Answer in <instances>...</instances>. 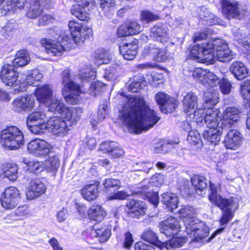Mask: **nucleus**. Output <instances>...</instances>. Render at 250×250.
I'll return each mask as SVG.
<instances>
[{
  "label": "nucleus",
  "mask_w": 250,
  "mask_h": 250,
  "mask_svg": "<svg viewBox=\"0 0 250 250\" xmlns=\"http://www.w3.org/2000/svg\"><path fill=\"white\" fill-rule=\"evenodd\" d=\"M240 92L244 102L250 106V79H248L240 83Z\"/></svg>",
  "instance_id": "a18cd8bd"
},
{
  "label": "nucleus",
  "mask_w": 250,
  "mask_h": 250,
  "mask_svg": "<svg viewBox=\"0 0 250 250\" xmlns=\"http://www.w3.org/2000/svg\"><path fill=\"white\" fill-rule=\"evenodd\" d=\"M89 218L98 222L102 221L106 215V212L100 205L92 206L87 211Z\"/></svg>",
  "instance_id": "f704fd0d"
},
{
  "label": "nucleus",
  "mask_w": 250,
  "mask_h": 250,
  "mask_svg": "<svg viewBox=\"0 0 250 250\" xmlns=\"http://www.w3.org/2000/svg\"><path fill=\"white\" fill-rule=\"evenodd\" d=\"M47 127L52 133L57 136H64L69 130L66 122L61 118L53 117L47 121Z\"/></svg>",
  "instance_id": "ddd939ff"
},
{
  "label": "nucleus",
  "mask_w": 250,
  "mask_h": 250,
  "mask_svg": "<svg viewBox=\"0 0 250 250\" xmlns=\"http://www.w3.org/2000/svg\"><path fill=\"white\" fill-rule=\"evenodd\" d=\"M222 13L228 19H240L243 16V14L238 7L237 3L228 0L222 1Z\"/></svg>",
  "instance_id": "412c9836"
},
{
  "label": "nucleus",
  "mask_w": 250,
  "mask_h": 250,
  "mask_svg": "<svg viewBox=\"0 0 250 250\" xmlns=\"http://www.w3.org/2000/svg\"><path fill=\"white\" fill-rule=\"evenodd\" d=\"M104 87V83L98 81L93 83L89 89V93L93 96L96 95L102 91L103 88Z\"/></svg>",
  "instance_id": "69168bd1"
},
{
  "label": "nucleus",
  "mask_w": 250,
  "mask_h": 250,
  "mask_svg": "<svg viewBox=\"0 0 250 250\" xmlns=\"http://www.w3.org/2000/svg\"><path fill=\"white\" fill-rule=\"evenodd\" d=\"M214 43V39H213L208 42L196 44L190 50V57L198 62L213 63L215 61L214 51L216 50Z\"/></svg>",
  "instance_id": "7ed1b4c3"
},
{
  "label": "nucleus",
  "mask_w": 250,
  "mask_h": 250,
  "mask_svg": "<svg viewBox=\"0 0 250 250\" xmlns=\"http://www.w3.org/2000/svg\"><path fill=\"white\" fill-rule=\"evenodd\" d=\"M82 112L83 110L80 107L66 106L62 116L71 124H75L80 120Z\"/></svg>",
  "instance_id": "c85d7f7f"
},
{
  "label": "nucleus",
  "mask_w": 250,
  "mask_h": 250,
  "mask_svg": "<svg viewBox=\"0 0 250 250\" xmlns=\"http://www.w3.org/2000/svg\"><path fill=\"white\" fill-rule=\"evenodd\" d=\"M178 212L180 217L185 219L184 221H188L195 217L197 211L192 207L185 206L182 207Z\"/></svg>",
  "instance_id": "09e8293b"
},
{
  "label": "nucleus",
  "mask_w": 250,
  "mask_h": 250,
  "mask_svg": "<svg viewBox=\"0 0 250 250\" xmlns=\"http://www.w3.org/2000/svg\"><path fill=\"white\" fill-rule=\"evenodd\" d=\"M99 183L86 185L81 190L83 197L88 201L95 200L99 194Z\"/></svg>",
  "instance_id": "c756f323"
},
{
  "label": "nucleus",
  "mask_w": 250,
  "mask_h": 250,
  "mask_svg": "<svg viewBox=\"0 0 250 250\" xmlns=\"http://www.w3.org/2000/svg\"><path fill=\"white\" fill-rule=\"evenodd\" d=\"M1 143L9 150L19 148L24 143L23 135L16 126H11L3 130L0 135Z\"/></svg>",
  "instance_id": "20e7f679"
},
{
  "label": "nucleus",
  "mask_w": 250,
  "mask_h": 250,
  "mask_svg": "<svg viewBox=\"0 0 250 250\" xmlns=\"http://www.w3.org/2000/svg\"><path fill=\"white\" fill-rule=\"evenodd\" d=\"M95 57L99 64H107L109 62L107 54L104 49H98L95 51Z\"/></svg>",
  "instance_id": "680f3d73"
},
{
  "label": "nucleus",
  "mask_w": 250,
  "mask_h": 250,
  "mask_svg": "<svg viewBox=\"0 0 250 250\" xmlns=\"http://www.w3.org/2000/svg\"><path fill=\"white\" fill-rule=\"evenodd\" d=\"M150 36L154 38H160L161 42L167 41L168 38V28L165 24L158 23L151 29Z\"/></svg>",
  "instance_id": "473e14b6"
},
{
  "label": "nucleus",
  "mask_w": 250,
  "mask_h": 250,
  "mask_svg": "<svg viewBox=\"0 0 250 250\" xmlns=\"http://www.w3.org/2000/svg\"><path fill=\"white\" fill-rule=\"evenodd\" d=\"M82 93L80 86L77 87H73L68 89L66 91L62 90V94L65 98L66 102L70 104H78L81 99L80 94Z\"/></svg>",
  "instance_id": "7c9ffc66"
},
{
  "label": "nucleus",
  "mask_w": 250,
  "mask_h": 250,
  "mask_svg": "<svg viewBox=\"0 0 250 250\" xmlns=\"http://www.w3.org/2000/svg\"><path fill=\"white\" fill-rule=\"evenodd\" d=\"M119 47L121 54L125 60H132L137 54V45L135 43H124Z\"/></svg>",
  "instance_id": "2f4dec72"
},
{
  "label": "nucleus",
  "mask_w": 250,
  "mask_h": 250,
  "mask_svg": "<svg viewBox=\"0 0 250 250\" xmlns=\"http://www.w3.org/2000/svg\"><path fill=\"white\" fill-rule=\"evenodd\" d=\"M155 100L162 112L171 113L177 106V102L164 92H159L155 96Z\"/></svg>",
  "instance_id": "9d476101"
},
{
  "label": "nucleus",
  "mask_w": 250,
  "mask_h": 250,
  "mask_svg": "<svg viewBox=\"0 0 250 250\" xmlns=\"http://www.w3.org/2000/svg\"><path fill=\"white\" fill-rule=\"evenodd\" d=\"M207 182L208 180L203 176L195 175L191 179V182L199 195H202L207 188Z\"/></svg>",
  "instance_id": "ea45409f"
},
{
  "label": "nucleus",
  "mask_w": 250,
  "mask_h": 250,
  "mask_svg": "<svg viewBox=\"0 0 250 250\" xmlns=\"http://www.w3.org/2000/svg\"><path fill=\"white\" fill-rule=\"evenodd\" d=\"M227 130L224 126L218 124L216 128L209 129L204 132V139L211 144L217 145L220 141L221 134Z\"/></svg>",
  "instance_id": "bb28decb"
},
{
  "label": "nucleus",
  "mask_w": 250,
  "mask_h": 250,
  "mask_svg": "<svg viewBox=\"0 0 250 250\" xmlns=\"http://www.w3.org/2000/svg\"><path fill=\"white\" fill-rule=\"evenodd\" d=\"M28 129L33 133L35 134L43 133L46 128L47 127V123L40 122V123H27Z\"/></svg>",
  "instance_id": "4d7b16f0"
},
{
  "label": "nucleus",
  "mask_w": 250,
  "mask_h": 250,
  "mask_svg": "<svg viewBox=\"0 0 250 250\" xmlns=\"http://www.w3.org/2000/svg\"><path fill=\"white\" fill-rule=\"evenodd\" d=\"M14 65L5 64L2 67L0 78L2 82L8 86H12L18 78V73L14 68Z\"/></svg>",
  "instance_id": "f3484780"
},
{
  "label": "nucleus",
  "mask_w": 250,
  "mask_h": 250,
  "mask_svg": "<svg viewBox=\"0 0 250 250\" xmlns=\"http://www.w3.org/2000/svg\"><path fill=\"white\" fill-rule=\"evenodd\" d=\"M70 39L67 36H60L58 41L43 39L41 41V43L44 46L47 53L51 56H61L63 52L73 48L70 43Z\"/></svg>",
  "instance_id": "423d86ee"
},
{
  "label": "nucleus",
  "mask_w": 250,
  "mask_h": 250,
  "mask_svg": "<svg viewBox=\"0 0 250 250\" xmlns=\"http://www.w3.org/2000/svg\"><path fill=\"white\" fill-rule=\"evenodd\" d=\"M68 26L71 32V34L73 37V41L75 38V35L77 34V32H80V31H81V29H83V28L84 27L82 26L80 24L75 21H70L68 23Z\"/></svg>",
  "instance_id": "774afa93"
},
{
  "label": "nucleus",
  "mask_w": 250,
  "mask_h": 250,
  "mask_svg": "<svg viewBox=\"0 0 250 250\" xmlns=\"http://www.w3.org/2000/svg\"><path fill=\"white\" fill-rule=\"evenodd\" d=\"M161 201L172 211L178 207V197L174 193L169 192L163 193L162 195Z\"/></svg>",
  "instance_id": "c9c22d12"
},
{
  "label": "nucleus",
  "mask_w": 250,
  "mask_h": 250,
  "mask_svg": "<svg viewBox=\"0 0 250 250\" xmlns=\"http://www.w3.org/2000/svg\"><path fill=\"white\" fill-rule=\"evenodd\" d=\"M145 86L144 77L141 75H137L133 77L132 82L128 86V89L132 92H137Z\"/></svg>",
  "instance_id": "49530a36"
},
{
  "label": "nucleus",
  "mask_w": 250,
  "mask_h": 250,
  "mask_svg": "<svg viewBox=\"0 0 250 250\" xmlns=\"http://www.w3.org/2000/svg\"><path fill=\"white\" fill-rule=\"evenodd\" d=\"M21 199L20 191L14 187H9L5 189L0 198L2 207L6 209H12L18 205Z\"/></svg>",
  "instance_id": "0eeeda50"
},
{
  "label": "nucleus",
  "mask_w": 250,
  "mask_h": 250,
  "mask_svg": "<svg viewBox=\"0 0 250 250\" xmlns=\"http://www.w3.org/2000/svg\"><path fill=\"white\" fill-rule=\"evenodd\" d=\"M119 119L131 132L141 134L152 128L160 118L149 107L143 97L132 96L127 99L119 110Z\"/></svg>",
  "instance_id": "f257e3e1"
},
{
  "label": "nucleus",
  "mask_w": 250,
  "mask_h": 250,
  "mask_svg": "<svg viewBox=\"0 0 250 250\" xmlns=\"http://www.w3.org/2000/svg\"><path fill=\"white\" fill-rule=\"evenodd\" d=\"M48 2V0H31L30 6L26 10V16L29 19H35L41 16Z\"/></svg>",
  "instance_id": "4be33fe9"
},
{
  "label": "nucleus",
  "mask_w": 250,
  "mask_h": 250,
  "mask_svg": "<svg viewBox=\"0 0 250 250\" xmlns=\"http://www.w3.org/2000/svg\"><path fill=\"white\" fill-rule=\"evenodd\" d=\"M35 94L38 101L44 104L53 98L52 87L49 84L40 86L36 88Z\"/></svg>",
  "instance_id": "393cba45"
},
{
  "label": "nucleus",
  "mask_w": 250,
  "mask_h": 250,
  "mask_svg": "<svg viewBox=\"0 0 250 250\" xmlns=\"http://www.w3.org/2000/svg\"><path fill=\"white\" fill-rule=\"evenodd\" d=\"M141 31V25L136 21H130L121 25L118 29L119 37L138 34Z\"/></svg>",
  "instance_id": "a878e982"
},
{
  "label": "nucleus",
  "mask_w": 250,
  "mask_h": 250,
  "mask_svg": "<svg viewBox=\"0 0 250 250\" xmlns=\"http://www.w3.org/2000/svg\"><path fill=\"white\" fill-rule=\"evenodd\" d=\"M68 26L71 32V34L73 37V41L75 38V35L77 34V32H80V31H81V29H83V28L84 27L82 26L80 24L75 21H70L68 23Z\"/></svg>",
  "instance_id": "338daca9"
},
{
  "label": "nucleus",
  "mask_w": 250,
  "mask_h": 250,
  "mask_svg": "<svg viewBox=\"0 0 250 250\" xmlns=\"http://www.w3.org/2000/svg\"><path fill=\"white\" fill-rule=\"evenodd\" d=\"M42 77V74L38 69H34L27 72L24 82L28 85H33L36 81H40Z\"/></svg>",
  "instance_id": "c03bdc74"
},
{
  "label": "nucleus",
  "mask_w": 250,
  "mask_h": 250,
  "mask_svg": "<svg viewBox=\"0 0 250 250\" xmlns=\"http://www.w3.org/2000/svg\"><path fill=\"white\" fill-rule=\"evenodd\" d=\"M61 77V82L63 85V91H66L70 88L77 87V86H79L72 80L70 69H67L62 71Z\"/></svg>",
  "instance_id": "a19ab883"
},
{
  "label": "nucleus",
  "mask_w": 250,
  "mask_h": 250,
  "mask_svg": "<svg viewBox=\"0 0 250 250\" xmlns=\"http://www.w3.org/2000/svg\"><path fill=\"white\" fill-rule=\"evenodd\" d=\"M184 222L186 231L191 239V242H200L208 236L209 229L195 217Z\"/></svg>",
  "instance_id": "39448f33"
},
{
  "label": "nucleus",
  "mask_w": 250,
  "mask_h": 250,
  "mask_svg": "<svg viewBox=\"0 0 250 250\" xmlns=\"http://www.w3.org/2000/svg\"><path fill=\"white\" fill-rule=\"evenodd\" d=\"M230 72L238 80H242L248 75V70L245 65L240 61H235L229 67Z\"/></svg>",
  "instance_id": "cd10ccee"
},
{
  "label": "nucleus",
  "mask_w": 250,
  "mask_h": 250,
  "mask_svg": "<svg viewBox=\"0 0 250 250\" xmlns=\"http://www.w3.org/2000/svg\"><path fill=\"white\" fill-rule=\"evenodd\" d=\"M46 189L45 184L40 179L31 181L26 192L28 199L33 200L38 198L45 193Z\"/></svg>",
  "instance_id": "aec40b11"
},
{
  "label": "nucleus",
  "mask_w": 250,
  "mask_h": 250,
  "mask_svg": "<svg viewBox=\"0 0 250 250\" xmlns=\"http://www.w3.org/2000/svg\"><path fill=\"white\" fill-rule=\"evenodd\" d=\"M126 207L128 215L132 218H139L145 214L146 210L145 202L135 200L128 202Z\"/></svg>",
  "instance_id": "6ab92c4d"
},
{
  "label": "nucleus",
  "mask_w": 250,
  "mask_h": 250,
  "mask_svg": "<svg viewBox=\"0 0 250 250\" xmlns=\"http://www.w3.org/2000/svg\"><path fill=\"white\" fill-rule=\"evenodd\" d=\"M218 94L213 91H207L205 92L203 104L204 108L206 109H212V107L214 106L218 102Z\"/></svg>",
  "instance_id": "e433bc0d"
},
{
  "label": "nucleus",
  "mask_w": 250,
  "mask_h": 250,
  "mask_svg": "<svg viewBox=\"0 0 250 250\" xmlns=\"http://www.w3.org/2000/svg\"><path fill=\"white\" fill-rule=\"evenodd\" d=\"M34 100L31 96L27 95L15 99L13 102V109L18 112L28 111L32 109Z\"/></svg>",
  "instance_id": "b1692460"
},
{
  "label": "nucleus",
  "mask_w": 250,
  "mask_h": 250,
  "mask_svg": "<svg viewBox=\"0 0 250 250\" xmlns=\"http://www.w3.org/2000/svg\"><path fill=\"white\" fill-rule=\"evenodd\" d=\"M22 162L28 167L27 171L30 172L38 173L44 169V163L42 162L27 158H23Z\"/></svg>",
  "instance_id": "4c0bfd02"
},
{
  "label": "nucleus",
  "mask_w": 250,
  "mask_h": 250,
  "mask_svg": "<svg viewBox=\"0 0 250 250\" xmlns=\"http://www.w3.org/2000/svg\"><path fill=\"white\" fill-rule=\"evenodd\" d=\"M160 51V48L156 45L153 44H150L146 46L143 51V54L144 55H149L154 60L155 57L157 56L158 52Z\"/></svg>",
  "instance_id": "052dcab7"
},
{
  "label": "nucleus",
  "mask_w": 250,
  "mask_h": 250,
  "mask_svg": "<svg viewBox=\"0 0 250 250\" xmlns=\"http://www.w3.org/2000/svg\"><path fill=\"white\" fill-rule=\"evenodd\" d=\"M198 98L195 93L190 92L188 93L183 100L184 112L189 116L192 115L195 120H200L198 116L204 112V110L200 108L195 109L197 106Z\"/></svg>",
  "instance_id": "6e6552de"
},
{
  "label": "nucleus",
  "mask_w": 250,
  "mask_h": 250,
  "mask_svg": "<svg viewBox=\"0 0 250 250\" xmlns=\"http://www.w3.org/2000/svg\"><path fill=\"white\" fill-rule=\"evenodd\" d=\"M18 25L14 21H9L2 28L1 32L7 38L12 35L17 29Z\"/></svg>",
  "instance_id": "bf43d9fd"
},
{
  "label": "nucleus",
  "mask_w": 250,
  "mask_h": 250,
  "mask_svg": "<svg viewBox=\"0 0 250 250\" xmlns=\"http://www.w3.org/2000/svg\"><path fill=\"white\" fill-rule=\"evenodd\" d=\"M204 110V112L201 114H200L198 118H200V120L201 121H199L198 120H196L197 122H201L204 120L205 124L207 126L209 129H213L216 128L217 127L218 123L219 122L218 121V114L219 113V111L216 109H203Z\"/></svg>",
  "instance_id": "4468645a"
},
{
  "label": "nucleus",
  "mask_w": 250,
  "mask_h": 250,
  "mask_svg": "<svg viewBox=\"0 0 250 250\" xmlns=\"http://www.w3.org/2000/svg\"><path fill=\"white\" fill-rule=\"evenodd\" d=\"M26 0H11L6 5L4 6L5 10L15 12L18 9L24 7Z\"/></svg>",
  "instance_id": "864d4df0"
},
{
  "label": "nucleus",
  "mask_w": 250,
  "mask_h": 250,
  "mask_svg": "<svg viewBox=\"0 0 250 250\" xmlns=\"http://www.w3.org/2000/svg\"><path fill=\"white\" fill-rule=\"evenodd\" d=\"M99 149L112 158L120 157L125 154V151L119 144L114 141H106L101 143Z\"/></svg>",
  "instance_id": "a211bd4d"
},
{
  "label": "nucleus",
  "mask_w": 250,
  "mask_h": 250,
  "mask_svg": "<svg viewBox=\"0 0 250 250\" xmlns=\"http://www.w3.org/2000/svg\"><path fill=\"white\" fill-rule=\"evenodd\" d=\"M30 61L29 53L23 49L18 51L16 57L13 61V65L16 67H21L27 64Z\"/></svg>",
  "instance_id": "58836bf2"
},
{
  "label": "nucleus",
  "mask_w": 250,
  "mask_h": 250,
  "mask_svg": "<svg viewBox=\"0 0 250 250\" xmlns=\"http://www.w3.org/2000/svg\"><path fill=\"white\" fill-rule=\"evenodd\" d=\"M160 231L168 237L177 234L180 229L179 221L177 219L170 217L160 224Z\"/></svg>",
  "instance_id": "2eb2a0df"
},
{
  "label": "nucleus",
  "mask_w": 250,
  "mask_h": 250,
  "mask_svg": "<svg viewBox=\"0 0 250 250\" xmlns=\"http://www.w3.org/2000/svg\"><path fill=\"white\" fill-rule=\"evenodd\" d=\"M159 19L158 15L154 14L148 10H145L141 12L140 20L143 22L147 23L157 21Z\"/></svg>",
  "instance_id": "13d9d810"
},
{
  "label": "nucleus",
  "mask_w": 250,
  "mask_h": 250,
  "mask_svg": "<svg viewBox=\"0 0 250 250\" xmlns=\"http://www.w3.org/2000/svg\"><path fill=\"white\" fill-rule=\"evenodd\" d=\"M44 104L47 107L48 111L58 113L61 116L66 107L61 99L55 97L54 98H52L48 103H45Z\"/></svg>",
  "instance_id": "72a5a7b5"
},
{
  "label": "nucleus",
  "mask_w": 250,
  "mask_h": 250,
  "mask_svg": "<svg viewBox=\"0 0 250 250\" xmlns=\"http://www.w3.org/2000/svg\"><path fill=\"white\" fill-rule=\"evenodd\" d=\"M142 239L152 244H159L161 242L159 240L155 232L151 229H146L142 234Z\"/></svg>",
  "instance_id": "603ef678"
},
{
  "label": "nucleus",
  "mask_w": 250,
  "mask_h": 250,
  "mask_svg": "<svg viewBox=\"0 0 250 250\" xmlns=\"http://www.w3.org/2000/svg\"><path fill=\"white\" fill-rule=\"evenodd\" d=\"M193 76L197 81L210 87L217 86L220 81L218 77L212 72L201 68L194 71Z\"/></svg>",
  "instance_id": "9b49d317"
},
{
  "label": "nucleus",
  "mask_w": 250,
  "mask_h": 250,
  "mask_svg": "<svg viewBox=\"0 0 250 250\" xmlns=\"http://www.w3.org/2000/svg\"><path fill=\"white\" fill-rule=\"evenodd\" d=\"M93 230L96 233V236L101 238V241H107L109 238L111 233L110 229L105 226L99 228L98 225L93 226Z\"/></svg>",
  "instance_id": "5fc2aeb1"
},
{
  "label": "nucleus",
  "mask_w": 250,
  "mask_h": 250,
  "mask_svg": "<svg viewBox=\"0 0 250 250\" xmlns=\"http://www.w3.org/2000/svg\"><path fill=\"white\" fill-rule=\"evenodd\" d=\"M100 8L104 14L107 17H111L115 8V0H100Z\"/></svg>",
  "instance_id": "79ce46f5"
},
{
  "label": "nucleus",
  "mask_w": 250,
  "mask_h": 250,
  "mask_svg": "<svg viewBox=\"0 0 250 250\" xmlns=\"http://www.w3.org/2000/svg\"><path fill=\"white\" fill-rule=\"evenodd\" d=\"M80 32H77L75 35L74 42L76 44H80L81 42H83L84 41L88 39L92 34V30L90 28L84 26L81 29Z\"/></svg>",
  "instance_id": "de8ad7c7"
},
{
  "label": "nucleus",
  "mask_w": 250,
  "mask_h": 250,
  "mask_svg": "<svg viewBox=\"0 0 250 250\" xmlns=\"http://www.w3.org/2000/svg\"><path fill=\"white\" fill-rule=\"evenodd\" d=\"M185 243V239L182 237H173L166 244V247L167 250L170 248L181 247Z\"/></svg>",
  "instance_id": "0e129e2a"
},
{
  "label": "nucleus",
  "mask_w": 250,
  "mask_h": 250,
  "mask_svg": "<svg viewBox=\"0 0 250 250\" xmlns=\"http://www.w3.org/2000/svg\"><path fill=\"white\" fill-rule=\"evenodd\" d=\"M71 13L82 21H87L89 19V14L85 8L80 5L73 6L71 9Z\"/></svg>",
  "instance_id": "37998d69"
},
{
  "label": "nucleus",
  "mask_w": 250,
  "mask_h": 250,
  "mask_svg": "<svg viewBox=\"0 0 250 250\" xmlns=\"http://www.w3.org/2000/svg\"><path fill=\"white\" fill-rule=\"evenodd\" d=\"M18 168L16 165H11L9 167H7L2 173L3 176L10 181H14L18 178Z\"/></svg>",
  "instance_id": "6e6d98bb"
},
{
  "label": "nucleus",
  "mask_w": 250,
  "mask_h": 250,
  "mask_svg": "<svg viewBox=\"0 0 250 250\" xmlns=\"http://www.w3.org/2000/svg\"><path fill=\"white\" fill-rule=\"evenodd\" d=\"M241 140L239 131L235 129H230L225 136L224 143L227 148L236 150L240 147Z\"/></svg>",
  "instance_id": "5701e85b"
},
{
  "label": "nucleus",
  "mask_w": 250,
  "mask_h": 250,
  "mask_svg": "<svg viewBox=\"0 0 250 250\" xmlns=\"http://www.w3.org/2000/svg\"><path fill=\"white\" fill-rule=\"evenodd\" d=\"M27 149L30 153L37 156H43L49 154L50 146L43 140L35 139L28 144Z\"/></svg>",
  "instance_id": "f8f14e48"
},
{
  "label": "nucleus",
  "mask_w": 250,
  "mask_h": 250,
  "mask_svg": "<svg viewBox=\"0 0 250 250\" xmlns=\"http://www.w3.org/2000/svg\"><path fill=\"white\" fill-rule=\"evenodd\" d=\"M45 113L42 111L34 112L29 115L27 123H40L42 122L45 123L47 121Z\"/></svg>",
  "instance_id": "8fccbe9b"
},
{
  "label": "nucleus",
  "mask_w": 250,
  "mask_h": 250,
  "mask_svg": "<svg viewBox=\"0 0 250 250\" xmlns=\"http://www.w3.org/2000/svg\"><path fill=\"white\" fill-rule=\"evenodd\" d=\"M209 189V201L222 210V216L220 219L221 228L217 229L214 234L217 235L224 231L228 222L232 219L233 212L238 207V203L237 199L233 197L229 199L223 198L218 194L217 187L210 182Z\"/></svg>",
  "instance_id": "f03ea898"
},
{
  "label": "nucleus",
  "mask_w": 250,
  "mask_h": 250,
  "mask_svg": "<svg viewBox=\"0 0 250 250\" xmlns=\"http://www.w3.org/2000/svg\"><path fill=\"white\" fill-rule=\"evenodd\" d=\"M59 166V160L57 156H49L48 159L45 161V164H44V168L45 167L47 171L51 172L56 171Z\"/></svg>",
  "instance_id": "3c124183"
},
{
  "label": "nucleus",
  "mask_w": 250,
  "mask_h": 250,
  "mask_svg": "<svg viewBox=\"0 0 250 250\" xmlns=\"http://www.w3.org/2000/svg\"><path fill=\"white\" fill-rule=\"evenodd\" d=\"M201 136L196 130H191L188 132L187 138L188 142L193 145H196L201 141Z\"/></svg>",
  "instance_id": "e2e57ef3"
},
{
  "label": "nucleus",
  "mask_w": 250,
  "mask_h": 250,
  "mask_svg": "<svg viewBox=\"0 0 250 250\" xmlns=\"http://www.w3.org/2000/svg\"><path fill=\"white\" fill-rule=\"evenodd\" d=\"M240 111L237 108L234 107H228L223 115L222 119L218 123L225 129H229L239 119Z\"/></svg>",
  "instance_id": "dca6fc26"
},
{
  "label": "nucleus",
  "mask_w": 250,
  "mask_h": 250,
  "mask_svg": "<svg viewBox=\"0 0 250 250\" xmlns=\"http://www.w3.org/2000/svg\"><path fill=\"white\" fill-rule=\"evenodd\" d=\"M214 45L216 47L215 60L227 62L233 59L236 55L228 47L224 41L220 39H214Z\"/></svg>",
  "instance_id": "1a4fd4ad"
}]
</instances>
